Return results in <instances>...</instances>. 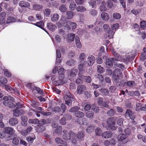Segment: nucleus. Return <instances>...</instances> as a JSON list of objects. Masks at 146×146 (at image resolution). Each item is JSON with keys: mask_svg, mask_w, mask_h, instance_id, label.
Returning a JSON list of instances; mask_svg holds the SVG:
<instances>
[{"mask_svg": "<svg viewBox=\"0 0 146 146\" xmlns=\"http://www.w3.org/2000/svg\"><path fill=\"white\" fill-rule=\"evenodd\" d=\"M3 99L4 100L3 102L4 105L11 108H15V105L11 102H14L15 101L13 97L10 96H5L3 97Z\"/></svg>", "mask_w": 146, "mask_h": 146, "instance_id": "obj_1", "label": "nucleus"}, {"mask_svg": "<svg viewBox=\"0 0 146 146\" xmlns=\"http://www.w3.org/2000/svg\"><path fill=\"white\" fill-rule=\"evenodd\" d=\"M123 76L121 70L119 68L115 69L113 72V78L115 82H119L120 78Z\"/></svg>", "mask_w": 146, "mask_h": 146, "instance_id": "obj_2", "label": "nucleus"}, {"mask_svg": "<svg viewBox=\"0 0 146 146\" xmlns=\"http://www.w3.org/2000/svg\"><path fill=\"white\" fill-rule=\"evenodd\" d=\"M60 21L61 24L64 27L70 25V27H72L73 29H75L76 28V24L74 22H70V21L67 20L66 17H62Z\"/></svg>", "mask_w": 146, "mask_h": 146, "instance_id": "obj_3", "label": "nucleus"}, {"mask_svg": "<svg viewBox=\"0 0 146 146\" xmlns=\"http://www.w3.org/2000/svg\"><path fill=\"white\" fill-rule=\"evenodd\" d=\"M63 133L62 137L65 140H69L72 137H75V136L74 133L71 131L68 132L66 129L63 130Z\"/></svg>", "mask_w": 146, "mask_h": 146, "instance_id": "obj_4", "label": "nucleus"}, {"mask_svg": "<svg viewBox=\"0 0 146 146\" xmlns=\"http://www.w3.org/2000/svg\"><path fill=\"white\" fill-rule=\"evenodd\" d=\"M65 104L69 107L72 106V104L74 98L72 95L70 93H68L64 96Z\"/></svg>", "mask_w": 146, "mask_h": 146, "instance_id": "obj_5", "label": "nucleus"}, {"mask_svg": "<svg viewBox=\"0 0 146 146\" xmlns=\"http://www.w3.org/2000/svg\"><path fill=\"white\" fill-rule=\"evenodd\" d=\"M128 135L127 134H120L117 136L118 141L123 143H126L128 142L127 137Z\"/></svg>", "mask_w": 146, "mask_h": 146, "instance_id": "obj_6", "label": "nucleus"}, {"mask_svg": "<svg viewBox=\"0 0 146 146\" xmlns=\"http://www.w3.org/2000/svg\"><path fill=\"white\" fill-rule=\"evenodd\" d=\"M66 80L64 78V74L60 75L58 77V80L53 82V84L56 86H59L64 84L66 82Z\"/></svg>", "mask_w": 146, "mask_h": 146, "instance_id": "obj_7", "label": "nucleus"}, {"mask_svg": "<svg viewBox=\"0 0 146 146\" xmlns=\"http://www.w3.org/2000/svg\"><path fill=\"white\" fill-rule=\"evenodd\" d=\"M76 69H71L68 71L67 74L69 79L73 80L74 79L76 76Z\"/></svg>", "mask_w": 146, "mask_h": 146, "instance_id": "obj_8", "label": "nucleus"}, {"mask_svg": "<svg viewBox=\"0 0 146 146\" xmlns=\"http://www.w3.org/2000/svg\"><path fill=\"white\" fill-rule=\"evenodd\" d=\"M125 115V117L129 118L131 120L135 119V115L134 113L129 109L127 110Z\"/></svg>", "mask_w": 146, "mask_h": 146, "instance_id": "obj_9", "label": "nucleus"}, {"mask_svg": "<svg viewBox=\"0 0 146 146\" xmlns=\"http://www.w3.org/2000/svg\"><path fill=\"white\" fill-rule=\"evenodd\" d=\"M86 89L87 88L85 85H80L77 86L76 92L78 94H82Z\"/></svg>", "mask_w": 146, "mask_h": 146, "instance_id": "obj_10", "label": "nucleus"}, {"mask_svg": "<svg viewBox=\"0 0 146 146\" xmlns=\"http://www.w3.org/2000/svg\"><path fill=\"white\" fill-rule=\"evenodd\" d=\"M85 64H81L78 66V68L79 70V72L78 74V76L79 77L83 78L84 77V76L82 74L84 70L85 69Z\"/></svg>", "mask_w": 146, "mask_h": 146, "instance_id": "obj_11", "label": "nucleus"}, {"mask_svg": "<svg viewBox=\"0 0 146 146\" xmlns=\"http://www.w3.org/2000/svg\"><path fill=\"white\" fill-rule=\"evenodd\" d=\"M116 118L112 117L109 118L107 121V123L110 127L114 126L115 124Z\"/></svg>", "mask_w": 146, "mask_h": 146, "instance_id": "obj_12", "label": "nucleus"}, {"mask_svg": "<svg viewBox=\"0 0 146 146\" xmlns=\"http://www.w3.org/2000/svg\"><path fill=\"white\" fill-rule=\"evenodd\" d=\"M15 131L13 128L10 127H6L3 129V131L4 133L8 134L11 136Z\"/></svg>", "mask_w": 146, "mask_h": 146, "instance_id": "obj_13", "label": "nucleus"}, {"mask_svg": "<svg viewBox=\"0 0 146 146\" xmlns=\"http://www.w3.org/2000/svg\"><path fill=\"white\" fill-rule=\"evenodd\" d=\"M13 115L17 117L24 113L25 111L23 110L16 108L13 110Z\"/></svg>", "mask_w": 146, "mask_h": 146, "instance_id": "obj_14", "label": "nucleus"}, {"mask_svg": "<svg viewBox=\"0 0 146 146\" xmlns=\"http://www.w3.org/2000/svg\"><path fill=\"white\" fill-rule=\"evenodd\" d=\"M113 54L115 58H113V60H115L116 61H122L123 62H124L125 61V60L123 58L122 56L119 55L117 52H114Z\"/></svg>", "mask_w": 146, "mask_h": 146, "instance_id": "obj_15", "label": "nucleus"}, {"mask_svg": "<svg viewBox=\"0 0 146 146\" xmlns=\"http://www.w3.org/2000/svg\"><path fill=\"white\" fill-rule=\"evenodd\" d=\"M95 62V58L94 56L90 55L88 56L87 63L89 66H92L94 63Z\"/></svg>", "mask_w": 146, "mask_h": 146, "instance_id": "obj_16", "label": "nucleus"}, {"mask_svg": "<svg viewBox=\"0 0 146 146\" xmlns=\"http://www.w3.org/2000/svg\"><path fill=\"white\" fill-rule=\"evenodd\" d=\"M9 123L10 125L13 126L18 124V120L16 118H11L9 119Z\"/></svg>", "mask_w": 146, "mask_h": 146, "instance_id": "obj_17", "label": "nucleus"}, {"mask_svg": "<svg viewBox=\"0 0 146 146\" xmlns=\"http://www.w3.org/2000/svg\"><path fill=\"white\" fill-rule=\"evenodd\" d=\"M115 60H113L112 58H107L106 59V63L108 67H110L113 66V63H115ZM114 64L115 65L116 64Z\"/></svg>", "mask_w": 146, "mask_h": 146, "instance_id": "obj_18", "label": "nucleus"}, {"mask_svg": "<svg viewBox=\"0 0 146 146\" xmlns=\"http://www.w3.org/2000/svg\"><path fill=\"white\" fill-rule=\"evenodd\" d=\"M33 129V128L32 126H30L27 129L23 130L22 131L21 134L23 135H27L32 131Z\"/></svg>", "mask_w": 146, "mask_h": 146, "instance_id": "obj_19", "label": "nucleus"}, {"mask_svg": "<svg viewBox=\"0 0 146 146\" xmlns=\"http://www.w3.org/2000/svg\"><path fill=\"white\" fill-rule=\"evenodd\" d=\"M21 119L22 121L21 125L23 126H26L27 125V118L25 116L22 115L21 117Z\"/></svg>", "mask_w": 146, "mask_h": 146, "instance_id": "obj_20", "label": "nucleus"}, {"mask_svg": "<svg viewBox=\"0 0 146 146\" xmlns=\"http://www.w3.org/2000/svg\"><path fill=\"white\" fill-rule=\"evenodd\" d=\"M33 24L35 26L40 27L48 33L46 30L43 28L44 27V25L43 21H41L38 22L36 23H33Z\"/></svg>", "mask_w": 146, "mask_h": 146, "instance_id": "obj_21", "label": "nucleus"}, {"mask_svg": "<svg viewBox=\"0 0 146 146\" xmlns=\"http://www.w3.org/2000/svg\"><path fill=\"white\" fill-rule=\"evenodd\" d=\"M112 135V132L109 131H107L104 132L102 134L103 137L104 138H108L111 137Z\"/></svg>", "mask_w": 146, "mask_h": 146, "instance_id": "obj_22", "label": "nucleus"}, {"mask_svg": "<svg viewBox=\"0 0 146 146\" xmlns=\"http://www.w3.org/2000/svg\"><path fill=\"white\" fill-rule=\"evenodd\" d=\"M101 17L104 21H107L109 19V16L108 14L105 12H103L101 13Z\"/></svg>", "mask_w": 146, "mask_h": 146, "instance_id": "obj_23", "label": "nucleus"}, {"mask_svg": "<svg viewBox=\"0 0 146 146\" xmlns=\"http://www.w3.org/2000/svg\"><path fill=\"white\" fill-rule=\"evenodd\" d=\"M19 5L21 7H30V4L28 2L24 1H21L19 3Z\"/></svg>", "mask_w": 146, "mask_h": 146, "instance_id": "obj_24", "label": "nucleus"}, {"mask_svg": "<svg viewBox=\"0 0 146 146\" xmlns=\"http://www.w3.org/2000/svg\"><path fill=\"white\" fill-rule=\"evenodd\" d=\"M95 127L91 124L88 125L86 128V131L88 133H90L94 129Z\"/></svg>", "mask_w": 146, "mask_h": 146, "instance_id": "obj_25", "label": "nucleus"}, {"mask_svg": "<svg viewBox=\"0 0 146 146\" xmlns=\"http://www.w3.org/2000/svg\"><path fill=\"white\" fill-rule=\"evenodd\" d=\"M99 90L101 92L103 95L105 96H107L108 95L109 93V90L106 88H102L99 89Z\"/></svg>", "mask_w": 146, "mask_h": 146, "instance_id": "obj_26", "label": "nucleus"}, {"mask_svg": "<svg viewBox=\"0 0 146 146\" xmlns=\"http://www.w3.org/2000/svg\"><path fill=\"white\" fill-rule=\"evenodd\" d=\"M129 94L130 96H139L140 95L139 92L137 90L134 91H130L129 92Z\"/></svg>", "mask_w": 146, "mask_h": 146, "instance_id": "obj_27", "label": "nucleus"}, {"mask_svg": "<svg viewBox=\"0 0 146 146\" xmlns=\"http://www.w3.org/2000/svg\"><path fill=\"white\" fill-rule=\"evenodd\" d=\"M69 2L71 3L69 5V8L70 10H74L76 7V4L74 1L72 0H69Z\"/></svg>", "mask_w": 146, "mask_h": 146, "instance_id": "obj_28", "label": "nucleus"}, {"mask_svg": "<svg viewBox=\"0 0 146 146\" xmlns=\"http://www.w3.org/2000/svg\"><path fill=\"white\" fill-rule=\"evenodd\" d=\"M59 18V15L57 13H55L51 17V20L52 22L57 21Z\"/></svg>", "mask_w": 146, "mask_h": 146, "instance_id": "obj_29", "label": "nucleus"}, {"mask_svg": "<svg viewBox=\"0 0 146 146\" xmlns=\"http://www.w3.org/2000/svg\"><path fill=\"white\" fill-rule=\"evenodd\" d=\"M74 115L76 117H79V118H82L84 116V114L83 112L78 111L74 113Z\"/></svg>", "mask_w": 146, "mask_h": 146, "instance_id": "obj_30", "label": "nucleus"}, {"mask_svg": "<svg viewBox=\"0 0 146 146\" xmlns=\"http://www.w3.org/2000/svg\"><path fill=\"white\" fill-rule=\"evenodd\" d=\"M86 120L85 118L82 119L81 118H78L76 122H77L80 125H83L86 123Z\"/></svg>", "mask_w": 146, "mask_h": 146, "instance_id": "obj_31", "label": "nucleus"}, {"mask_svg": "<svg viewBox=\"0 0 146 146\" xmlns=\"http://www.w3.org/2000/svg\"><path fill=\"white\" fill-rule=\"evenodd\" d=\"M47 27L49 30L51 31H53L56 28V27L51 23H47Z\"/></svg>", "mask_w": 146, "mask_h": 146, "instance_id": "obj_32", "label": "nucleus"}, {"mask_svg": "<svg viewBox=\"0 0 146 146\" xmlns=\"http://www.w3.org/2000/svg\"><path fill=\"white\" fill-rule=\"evenodd\" d=\"M62 132V127L60 126H57L54 130V132L58 135H60Z\"/></svg>", "mask_w": 146, "mask_h": 146, "instance_id": "obj_33", "label": "nucleus"}, {"mask_svg": "<svg viewBox=\"0 0 146 146\" xmlns=\"http://www.w3.org/2000/svg\"><path fill=\"white\" fill-rule=\"evenodd\" d=\"M66 64L68 66H73L75 64V61L73 59H71L66 61Z\"/></svg>", "mask_w": 146, "mask_h": 146, "instance_id": "obj_34", "label": "nucleus"}, {"mask_svg": "<svg viewBox=\"0 0 146 146\" xmlns=\"http://www.w3.org/2000/svg\"><path fill=\"white\" fill-rule=\"evenodd\" d=\"M115 111L112 109L110 110L107 112V115L109 116H112L115 115Z\"/></svg>", "mask_w": 146, "mask_h": 146, "instance_id": "obj_35", "label": "nucleus"}, {"mask_svg": "<svg viewBox=\"0 0 146 146\" xmlns=\"http://www.w3.org/2000/svg\"><path fill=\"white\" fill-rule=\"evenodd\" d=\"M80 109V108L78 106H75L72 107L69 110L70 112H74L78 111Z\"/></svg>", "mask_w": 146, "mask_h": 146, "instance_id": "obj_36", "label": "nucleus"}, {"mask_svg": "<svg viewBox=\"0 0 146 146\" xmlns=\"http://www.w3.org/2000/svg\"><path fill=\"white\" fill-rule=\"evenodd\" d=\"M76 10L80 12H84L86 10V8L83 6H78L76 8Z\"/></svg>", "mask_w": 146, "mask_h": 146, "instance_id": "obj_37", "label": "nucleus"}, {"mask_svg": "<svg viewBox=\"0 0 146 146\" xmlns=\"http://www.w3.org/2000/svg\"><path fill=\"white\" fill-rule=\"evenodd\" d=\"M16 21V19L15 17H8L7 21V23H11L15 22Z\"/></svg>", "mask_w": 146, "mask_h": 146, "instance_id": "obj_38", "label": "nucleus"}, {"mask_svg": "<svg viewBox=\"0 0 146 146\" xmlns=\"http://www.w3.org/2000/svg\"><path fill=\"white\" fill-rule=\"evenodd\" d=\"M84 77L83 78H81L82 79H84V81L85 82L90 83H91L92 81L91 78L89 76H84Z\"/></svg>", "mask_w": 146, "mask_h": 146, "instance_id": "obj_39", "label": "nucleus"}, {"mask_svg": "<svg viewBox=\"0 0 146 146\" xmlns=\"http://www.w3.org/2000/svg\"><path fill=\"white\" fill-rule=\"evenodd\" d=\"M20 137H14L13 139L12 143L15 145H18L19 143Z\"/></svg>", "mask_w": 146, "mask_h": 146, "instance_id": "obj_40", "label": "nucleus"}, {"mask_svg": "<svg viewBox=\"0 0 146 146\" xmlns=\"http://www.w3.org/2000/svg\"><path fill=\"white\" fill-rule=\"evenodd\" d=\"M36 131L37 132H42L44 131L45 129V127L44 126H39L38 125V127H36Z\"/></svg>", "mask_w": 146, "mask_h": 146, "instance_id": "obj_41", "label": "nucleus"}, {"mask_svg": "<svg viewBox=\"0 0 146 146\" xmlns=\"http://www.w3.org/2000/svg\"><path fill=\"white\" fill-rule=\"evenodd\" d=\"M66 16L67 17L68 19H72L74 16V14L73 12L71 11H68L66 13Z\"/></svg>", "mask_w": 146, "mask_h": 146, "instance_id": "obj_42", "label": "nucleus"}, {"mask_svg": "<svg viewBox=\"0 0 146 146\" xmlns=\"http://www.w3.org/2000/svg\"><path fill=\"white\" fill-rule=\"evenodd\" d=\"M126 84L127 86L130 87H133L136 85L135 82L132 81H128L127 82Z\"/></svg>", "mask_w": 146, "mask_h": 146, "instance_id": "obj_43", "label": "nucleus"}, {"mask_svg": "<svg viewBox=\"0 0 146 146\" xmlns=\"http://www.w3.org/2000/svg\"><path fill=\"white\" fill-rule=\"evenodd\" d=\"M94 113L92 111L87 112L86 113V116L89 118L92 117L94 115Z\"/></svg>", "mask_w": 146, "mask_h": 146, "instance_id": "obj_44", "label": "nucleus"}, {"mask_svg": "<svg viewBox=\"0 0 146 146\" xmlns=\"http://www.w3.org/2000/svg\"><path fill=\"white\" fill-rule=\"evenodd\" d=\"M51 111L53 112H54L55 113H59L61 111L60 108L59 107H55L51 109Z\"/></svg>", "mask_w": 146, "mask_h": 146, "instance_id": "obj_45", "label": "nucleus"}, {"mask_svg": "<svg viewBox=\"0 0 146 146\" xmlns=\"http://www.w3.org/2000/svg\"><path fill=\"white\" fill-rule=\"evenodd\" d=\"M96 135L97 136H99L102 134V131L101 129L99 127H97L95 129Z\"/></svg>", "mask_w": 146, "mask_h": 146, "instance_id": "obj_46", "label": "nucleus"}, {"mask_svg": "<svg viewBox=\"0 0 146 146\" xmlns=\"http://www.w3.org/2000/svg\"><path fill=\"white\" fill-rule=\"evenodd\" d=\"M142 107V104L140 103H137L136 105V110L139 111H141V108Z\"/></svg>", "mask_w": 146, "mask_h": 146, "instance_id": "obj_47", "label": "nucleus"}, {"mask_svg": "<svg viewBox=\"0 0 146 146\" xmlns=\"http://www.w3.org/2000/svg\"><path fill=\"white\" fill-rule=\"evenodd\" d=\"M33 8L35 10L40 11L42 9V7L38 4H34L33 5Z\"/></svg>", "mask_w": 146, "mask_h": 146, "instance_id": "obj_48", "label": "nucleus"}, {"mask_svg": "<svg viewBox=\"0 0 146 146\" xmlns=\"http://www.w3.org/2000/svg\"><path fill=\"white\" fill-rule=\"evenodd\" d=\"M75 35L73 33L68 34V38L69 40L73 41L74 40Z\"/></svg>", "mask_w": 146, "mask_h": 146, "instance_id": "obj_49", "label": "nucleus"}, {"mask_svg": "<svg viewBox=\"0 0 146 146\" xmlns=\"http://www.w3.org/2000/svg\"><path fill=\"white\" fill-rule=\"evenodd\" d=\"M84 135L82 131H80L78 133L77 137L79 139H81L83 138Z\"/></svg>", "mask_w": 146, "mask_h": 146, "instance_id": "obj_50", "label": "nucleus"}, {"mask_svg": "<svg viewBox=\"0 0 146 146\" xmlns=\"http://www.w3.org/2000/svg\"><path fill=\"white\" fill-rule=\"evenodd\" d=\"M108 37L109 38L111 39L113 38L114 32L112 30H108Z\"/></svg>", "mask_w": 146, "mask_h": 146, "instance_id": "obj_51", "label": "nucleus"}, {"mask_svg": "<svg viewBox=\"0 0 146 146\" xmlns=\"http://www.w3.org/2000/svg\"><path fill=\"white\" fill-rule=\"evenodd\" d=\"M35 136H34L33 137L29 136L27 138V139L29 143H32L33 142L34 139H35Z\"/></svg>", "mask_w": 146, "mask_h": 146, "instance_id": "obj_52", "label": "nucleus"}, {"mask_svg": "<svg viewBox=\"0 0 146 146\" xmlns=\"http://www.w3.org/2000/svg\"><path fill=\"white\" fill-rule=\"evenodd\" d=\"M140 28L141 29H144L146 27V21L143 20L140 23Z\"/></svg>", "mask_w": 146, "mask_h": 146, "instance_id": "obj_53", "label": "nucleus"}, {"mask_svg": "<svg viewBox=\"0 0 146 146\" xmlns=\"http://www.w3.org/2000/svg\"><path fill=\"white\" fill-rule=\"evenodd\" d=\"M97 71L98 72L102 73L104 72V68L100 65H98L97 66Z\"/></svg>", "mask_w": 146, "mask_h": 146, "instance_id": "obj_54", "label": "nucleus"}, {"mask_svg": "<svg viewBox=\"0 0 146 146\" xmlns=\"http://www.w3.org/2000/svg\"><path fill=\"white\" fill-rule=\"evenodd\" d=\"M33 90H36L38 93L40 94H42L43 93L42 90L40 88L36 86L34 87Z\"/></svg>", "mask_w": 146, "mask_h": 146, "instance_id": "obj_55", "label": "nucleus"}, {"mask_svg": "<svg viewBox=\"0 0 146 146\" xmlns=\"http://www.w3.org/2000/svg\"><path fill=\"white\" fill-rule=\"evenodd\" d=\"M55 141L57 143H60L62 144H64V143H65V142L63 141L59 137H57L55 139Z\"/></svg>", "mask_w": 146, "mask_h": 146, "instance_id": "obj_56", "label": "nucleus"}, {"mask_svg": "<svg viewBox=\"0 0 146 146\" xmlns=\"http://www.w3.org/2000/svg\"><path fill=\"white\" fill-rule=\"evenodd\" d=\"M113 17L115 19H119L121 18V16L120 14L116 13H114Z\"/></svg>", "mask_w": 146, "mask_h": 146, "instance_id": "obj_57", "label": "nucleus"}, {"mask_svg": "<svg viewBox=\"0 0 146 146\" xmlns=\"http://www.w3.org/2000/svg\"><path fill=\"white\" fill-rule=\"evenodd\" d=\"M61 109L62 111V113H64L66 111L67 107L64 103H62L61 105Z\"/></svg>", "mask_w": 146, "mask_h": 146, "instance_id": "obj_58", "label": "nucleus"}, {"mask_svg": "<svg viewBox=\"0 0 146 146\" xmlns=\"http://www.w3.org/2000/svg\"><path fill=\"white\" fill-rule=\"evenodd\" d=\"M51 12V11L49 9H45L44 11V15L47 16H48L50 15Z\"/></svg>", "mask_w": 146, "mask_h": 146, "instance_id": "obj_59", "label": "nucleus"}, {"mask_svg": "<svg viewBox=\"0 0 146 146\" xmlns=\"http://www.w3.org/2000/svg\"><path fill=\"white\" fill-rule=\"evenodd\" d=\"M65 117H62L59 121L61 125H65L66 123V119L65 118Z\"/></svg>", "mask_w": 146, "mask_h": 146, "instance_id": "obj_60", "label": "nucleus"}, {"mask_svg": "<svg viewBox=\"0 0 146 146\" xmlns=\"http://www.w3.org/2000/svg\"><path fill=\"white\" fill-rule=\"evenodd\" d=\"M59 9L61 12H64L66 11V8L65 5H62L60 6Z\"/></svg>", "mask_w": 146, "mask_h": 146, "instance_id": "obj_61", "label": "nucleus"}, {"mask_svg": "<svg viewBox=\"0 0 146 146\" xmlns=\"http://www.w3.org/2000/svg\"><path fill=\"white\" fill-rule=\"evenodd\" d=\"M89 4L92 7V8H95L96 7V1L94 0H91L89 2Z\"/></svg>", "mask_w": 146, "mask_h": 146, "instance_id": "obj_62", "label": "nucleus"}, {"mask_svg": "<svg viewBox=\"0 0 146 146\" xmlns=\"http://www.w3.org/2000/svg\"><path fill=\"white\" fill-rule=\"evenodd\" d=\"M4 75L7 77H10L11 76V73L7 69L4 70Z\"/></svg>", "mask_w": 146, "mask_h": 146, "instance_id": "obj_63", "label": "nucleus"}, {"mask_svg": "<svg viewBox=\"0 0 146 146\" xmlns=\"http://www.w3.org/2000/svg\"><path fill=\"white\" fill-rule=\"evenodd\" d=\"M31 105L34 108H36L38 106L39 103L36 101H32L31 102Z\"/></svg>", "mask_w": 146, "mask_h": 146, "instance_id": "obj_64", "label": "nucleus"}]
</instances>
